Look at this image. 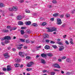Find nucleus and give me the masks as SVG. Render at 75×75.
<instances>
[{
    "mask_svg": "<svg viewBox=\"0 0 75 75\" xmlns=\"http://www.w3.org/2000/svg\"><path fill=\"white\" fill-rule=\"evenodd\" d=\"M47 31H48V32L55 31L57 30V28H54V27L47 28Z\"/></svg>",
    "mask_w": 75,
    "mask_h": 75,
    "instance_id": "1",
    "label": "nucleus"
},
{
    "mask_svg": "<svg viewBox=\"0 0 75 75\" xmlns=\"http://www.w3.org/2000/svg\"><path fill=\"white\" fill-rule=\"evenodd\" d=\"M6 27L7 28H8V29H10V31H12V30H16V29H17V28H13V27H11L10 26H6Z\"/></svg>",
    "mask_w": 75,
    "mask_h": 75,
    "instance_id": "2",
    "label": "nucleus"
},
{
    "mask_svg": "<svg viewBox=\"0 0 75 75\" xmlns=\"http://www.w3.org/2000/svg\"><path fill=\"white\" fill-rule=\"evenodd\" d=\"M57 23L58 25H60L61 24H62V22L61 21V19L57 18Z\"/></svg>",
    "mask_w": 75,
    "mask_h": 75,
    "instance_id": "3",
    "label": "nucleus"
},
{
    "mask_svg": "<svg viewBox=\"0 0 75 75\" xmlns=\"http://www.w3.org/2000/svg\"><path fill=\"white\" fill-rule=\"evenodd\" d=\"M5 44H8V43H9V40H11V38H5Z\"/></svg>",
    "mask_w": 75,
    "mask_h": 75,
    "instance_id": "4",
    "label": "nucleus"
},
{
    "mask_svg": "<svg viewBox=\"0 0 75 75\" xmlns=\"http://www.w3.org/2000/svg\"><path fill=\"white\" fill-rule=\"evenodd\" d=\"M54 66L55 68H60L61 67L58 64H54Z\"/></svg>",
    "mask_w": 75,
    "mask_h": 75,
    "instance_id": "5",
    "label": "nucleus"
},
{
    "mask_svg": "<svg viewBox=\"0 0 75 75\" xmlns=\"http://www.w3.org/2000/svg\"><path fill=\"white\" fill-rule=\"evenodd\" d=\"M64 48L65 47L63 46H60L59 49V51H62L64 49Z\"/></svg>",
    "mask_w": 75,
    "mask_h": 75,
    "instance_id": "6",
    "label": "nucleus"
},
{
    "mask_svg": "<svg viewBox=\"0 0 75 75\" xmlns=\"http://www.w3.org/2000/svg\"><path fill=\"white\" fill-rule=\"evenodd\" d=\"M19 55H20L21 57H24L25 55V54L24 52H19Z\"/></svg>",
    "mask_w": 75,
    "mask_h": 75,
    "instance_id": "7",
    "label": "nucleus"
},
{
    "mask_svg": "<svg viewBox=\"0 0 75 75\" xmlns=\"http://www.w3.org/2000/svg\"><path fill=\"white\" fill-rule=\"evenodd\" d=\"M43 35L44 38H49V35L46 33L44 34Z\"/></svg>",
    "mask_w": 75,
    "mask_h": 75,
    "instance_id": "8",
    "label": "nucleus"
},
{
    "mask_svg": "<svg viewBox=\"0 0 75 75\" xmlns=\"http://www.w3.org/2000/svg\"><path fill=\"white\" fill-rule=\"evenodd\" d=\"M11 66L8 65L7 68V71H10L11 69Z\"/></svg>",
    "mask_w": 75,
    "mask_h": 75,
    "instance_id": "9",
    "label": "nucleus"
},
{
    "mask_svg": "<svg viewBox=\"0 0 75 75\" xmlns=\"http://www.w3.org/2000/svg\"><path fill=\"white\" fill-rule=\"evenodd\" d=\"M8 54L7 53L4 54V55L5 56V58H7L9 57V55H8Z\"/></svg>",
    "mask_w": 75,
    "mask_h": 75,
    "instance_id": "10",
    "label": "nucleus"
},
{
    "mask_svg": "<svg viewBox=\"0 0 75 75\" xmlns=\"http://www.w3.org/2000/svg\"><path fill=\"white\" fill-rule=\"evenodd\" d=\"M20 61H21V59H20L16 58L15 59V62H17V63H18L20 62Z\"/></svg>",
    "mask_w": 75,
    "mask_h": 75,
    "instance_id": "11",
    "label": "nucleus"
},
{
    "mask_svg": "<svg viewBox=\"0 0 75 75\" xmlns=\"http://www.w3.org/2000/svg\"><path fill=\"white\" fill-rule=\"evenodd\" d=\"M23 44H21V45H19V47H17V49H18V50H21V48H22V47H23Z\"/></svg>",
    "mask_w": 75,
    "mask_h": 75,
    "instance_id": "12",
    "label": "nucleus"
},
{
    "mask_svg": "<svg viewBox=\"0 0 75 75\" xmlns=\"http://www.w3.org/2000/svg\"><path fill=\"white\" fill-rule=\"evenodd\" d=\"M45 48L46 50H49L50 48V47L49 45H47L45 46Z\"/></svg>",
    "mask_w": 75,
    "mask_h": 75,
    "instance_id": "13",
    "label": "nucleus"
},
{
    "mask_svg": "<svg viewBox=\"0 0 75 75\" xmlns=\"http://www.w3.org/2000/svg\"><path fill=\"white\" fill-rule=\"evenodd\" d=\"M41 56H42V57H43L44 58H45L47 56V54H42L41 55Z\"/></svg>",
    "mask_w": 75,
    "mask_h": 75,
    "instance_id": "14",
    "label": "nucleus"
},
{
    "mask_svg": "<svg viewBox=\"0 0 75 75\" xmlns=\"http://www.w3.org/2000/svg\"><path fill=\"white\" fill-rule=\"evenodd\" d=\"M17 19L18 20H20L22 19V16L21 15H18L17 16Z\"/></svg>",
    "mask_w": 75,
    "mask_h": 75,
    "instance_id": "15",
    "label": "nucleus"
},
{
    "mask_svg": "<svg viewBox=\"0 0 75 75\" xmlns=\"http://www.w3.org/2000/svg\"><path fill=\"white\" fill-rule=\"evenodd\" d=\"M47 56H48V57H52L53 56V54L52 53H47Z\"/></svg>",
    "mask_w": 75,
    "mask_h": 75,
    "instance_id": "16",
    "label": "nucleus"
},
{
    "mask_svg": "<svg viewBox=\"0 0 75 75\" xmlns=\"http://www.w3.org/2000/svg\"><path fill=\"white\" fill-rule=\"evenodd\" d=\"M66 61L67 62H69V63L72 62V60L71 59H67L66 60Z\"/></svg>",
    "mask_w": 75,
    "mask_h": 75,
    "instance_id": "17",
    "label": "nucleus"
},
{
    "mask_svg": "<svg viewBox=\"0 0 75 75\" xmlns=\"http://www.w3.org/2000/svg\"><path fill=\"white\" fill-rule=\"evenodd\" d=\"M58 16H59V13H54L53 15V16L54 17H57Z\"/></svg>",
    "mask_w": 75,
    "mask_h": 75,
    "instance_id": "18",
    "label": "nucleus"
},
{
    "mask_svg": "<svg viewBox=\"0 0 75 75\" xmlns=\"http://www.w3.org/2000/svg\"><path fill=\"white\" fill-rule=\"evenodd\" d=\"M18 25H23V22L21 21H20L18 22Z\"/></svg>",
    "mask_w": 75,
    "mask_h": 75,
    "instance_id": "19",
    "label": "nucleus"
},
{
    "mask_svg": "<svg viewBox=\"0 0 75 75\" xmlns=\"http://www.w3.org/2000/svg\"><path fill=\"white\" fill-rule=\"evenodd\" d=\"M31 24V22L30 21H29L25 23L26 25H30Z\"/></svg>",
    "mask_w": 75,
    "mask_h": 75,
    "instance_id": "20",
    "label": "nucleus"
},
{
    "mask_svg": "<svg viewBox=\"0 0 75 75\" xmlns=\"http://www.w3.org/2000/svg\"><path fill=\"white\" fill-rule=\"evenodd\" d=\"M8 10L10 11H14V9L12 8H8Z\"/></svg>",
    "mask_w": 75,
    "mask_h": 75,
    "instance_id": "21",
    "label": "nucleus"
},
{
    "mask_svg": "<svg viewBox=\"0 0 75 75\" xmlns=\"http://www.w3.org/2000/svg\"><path fill=\"white\" fill-rule=\"evenodd\" d=\"M2 32L3 33H8V30H7L6 29L5 30H2Z\"/></svg>",
    "mask_w": 75,
    "mask_h": 75,
    "instance_id": "22",
    "label": "nucleus"
},
{
    "mask_svg": "<svg viewBox=\"0 0 75 75\" xmlns=\"http://www.w3.org/2000/svg\"><path fill=\"white\" fill-rule=\"evenodd\" d=\"M19 40L21 42H25V39H19Z\"/></svg>",
    "mask_w": 75,
    "mask_h": 75,
    "instance_id": "23",
    "label": "nucleus"
},
{
    "mask_svg": "<svg viewBox=\"0 0 75 75\" xmlns=\"http://www.w3.org/2000/svg\"><path fill=\"white\" fill-rule=\"evenodd\" d=\"M57 44H59V45H63V44H62V42H57Z\"/></svg>",
    "mask_w": 75,
    "mask_h": 75,
    "instance_id": "24",
    "label": "nucleus"
},
{
    "mask_svg": "<svg viewBox=\"0 0 75 75\" xmlns=\"http://www.w3.org/2000/svg\"><path fill=\"white\" fill-rule=\"evenodd\" d=\"M15 67H18L20 66V64L18 63H17L15 64Z\"/></svg>",
    "mask_w": 75,
    "mask_h": 75,
    "instance_id": "25",
    "label": "nucleus"
},
{
    "mask_svg": "<svg viewBox=\"0 0 75 75\" xmlns=\"http://www.w3.org/2000/svg\"><path fill=\"white\" fill-rule=\"evenodd\" d=\"M41 62L42 64H45V60H44V59H41Z\"/></svg>",
    "mask_w": 75,
    "mask_h": 75,
    "instance_id": "26",
    "label": "nucleus"
},
{
    "mask_svg": "<svg viewBox=\"0 0 75 75\" xmlns=\"http://www.w3.org/2000/svg\"><path fill=\"white\" fill-rule=\"evenodd\" d=\"M32 25H33L34 27H37V24L36 23H33Z\"/></svg>",
    "mask_w": 75,
    "mask_h": 75,
    "instance_id": "27",
    "label": "nucleus"
},
{
    "mask_svg": "<svg viewBox=\"0 0 75 75\" xmlns=\"http://www.w3.org/2000/svg\"><path fill=\"white\" fill-rule=\"evenodd\" d=\"M13 10L14 11H17V8L15 6L13 7Z\"/></svg>",
    "mask_w": 75,
    "mask_h": 75,
    "instance_id": "28",
    "label": "nucleus"
},
{
    "mask_svg": "<svg viewBox=\"0 0 75 75\" xmlns=\"http://www.w3.org/2000/svg\"><path fill=\"white\" fill-rule=\"evenodd\" d=\"M4 6V5L3 3L0 4V7H3Z\"/></svg>",
    "mask_w": 75,
    "mask_h": 75,
    "instance_id": "29",
    "label": "nucleus"
},
{
    "mask_svg": "<svg viewBox=\"0 0 75 75\" xmlns=\"http://www.w3.org/2000/svg\"><path fill=\"white\" fill-rule=\"evenodd\" d=\"M70 17V15L69 14H66V17L68 18Z\"/></svg>",
    "mask_w": 75,
    "mask_h": 75,
    "instance_id": "30",
    "label": "nucleus"
},
{
    "mask_svg": "<svg viewBox=\"0 0 75 75\" xmlns=\"http://www.w3.org/2000/svg\"><path fill=\"white\" fill-rule=\"evenodd\" d=\"M21 34H24V30H21Z\"/></svg>",
    "mask_w": 75,
    "mask_h": 75,
    "instance_id": "31",
    "label": "nucleus"
},
{
    "mask_svg": "<svg viewBox=\"0 0 75 75\" xmlns=\"http://www.w3.org/2000/svg\"><path fill=\"white\" fill-rule=\"evenodd\" d=\"M47 24V23L46 22H43L42 23V25L43 26H45Z\"/></svg>",
    "mask_w": 75,
    "mask_h": 75,
    "instance_id": "32",
    "label": "nucleus"
},
{
    "mask_svg": "<svg viewBox=\"0 0 75 75\" xmlns=\"http://www.w3.org/2000/svg\"><path fill=\"white\" fill-rule=\"evenodd\" d=\"M25 11L27 13H30V11L28 10H26Z\"/></svg>",
    "mask_w": 75,
    "mask_h": 75,
    "instance_id": "33",
    "label": "nucleus"
},
{
    "mask_svg": "<svg viewBox=\"0 0 75 75\" xmlns=\"http://www.w3.org/2000/svg\"><path fill=\"white\" fill-rule=\"evenodd\" d=\"M45 41L47 43H48L50 42V40L48 39H46L45 40Z\"/></svg>",
    "mask_w": 75,
    "mask_h": 75,
    "instance_id": "34",
    "label": "nucleus"
},
{
    "mask_svg": "<svg viewBox=\"0 0 75 75\" xmlns=\"http://www.w3.org/2000/svg\"><path fill=\"white\" fill-rule=\"evenodd\" d=\"M26 70L28 71H31L32 70V69L31 68H28L26 69Z\"/></svg>",
    "mask_w": 75,
    "mask_h": 75,
    "instance_id": "35",
    "label": "nucleus"
},
{
    "mask_svg": "<svg viewBox=\"0 0 75 75\" xmlns=\"http://www.w3.org/2000/svg\"><path fill=\"white\" fill-rule=\"evenodd\" d=\"M52 47H53V48L55 49H56V48H57V46L55 45H53L52 46Z\"/></svg>",
    "mask_w": 75,
    "mask_h": 75,
    "instance_id": "36",
    "label": "nucleus"
},
{
    "mask_svg": "<svg viewBox=\"0 0 75 75\" xmlns=\"http://www.w3.org/2000/svg\"><path fill=\"white\" fill-rule=\"evenodd\" d=\"M30 65H31V64L30 63H29L28 64H27V66L28 67H31V66H30Z\"/></svg>",
    "mask_w": 75,
    "mask_h": 75,
    "instance_id": "37",
    "label": "nucleus"
},
{
    "mask_svg": "<svg viewBox=\"0 0 75 75\" xmlns=\"http://www.w3.org/2000/svg\"><path fill=\"white\" fill-rule=\"evenodd\" d=\"M21 29L22 30H24V29H25L26 28V27L24 26V27H22L21 28Z\"/></svg>",
    "mask_w": 75,
    "mask_h": 75,
    "instance_id": "38",
    "label": "nucleus"
},
{
    "mask_svg": "<svg viewBox=\"0 0 75 75\" xmlns=\"http://www.w3.org/2000/svg\"><path fill=\"white\" fill-rule=\"evenodd\" d=\"M51 75H55V72H52L51 73Z\"/></svg>",
    "mask_w": 75,
    "mask_h": 75,
    "instance_id": "39",
    "label": "nucleus"
},
{
    "mask_svg": "<svg viewBox=\"0 0 75 75\" xmlns=\"http://www.w3.org/2000/svg\"><path fill=\"white\" fill-rule=\"evenodd\" d=\"M65 43L67 45H68L69 44V42H68L67 41V40H66L65 41Z\"/></svg>",
    "mask_w": 75,
    "mask_h": 75,
    "instance_id": "40",
    "label": "nucleus"
},
{
    "mask_svg": "<svg viewBox=\"0 0 75 75\" xmlns=\"http://www.w3.org/2000/svg\"><path fill=\"white\" fill-rule=\"evenodd\" d=\"M75 12V9L73 10L71 12V14H73Z\"/></svg>",
    "mask_w": 75,
    "mask_h": 75,
    "instance_id": "41",
    "label": "nucleus"
},
{
    "mask_svg": "<svg viewBox=\"0 0 75 75\" xmlns=\"http://www.w3.org/2000/svg\"><path fill=\"white\" fill-rule=\"evenodd\" d=\"M30 66H32L33 65H34V63L33 62H30Z\"/></svg>",
    "mask_w": 75,
    "mask_h": 75,
    "instance_id": "42",
    "label": "nucleus"
},
{
    "mask_svg": "<svg viewBox=\"0 0 75 75\" xmlns=\"http://www.w3.org/2000/svg\"><path fill=\"white\" fill-rule=\"evenodd\" d=\"M62 59H66V57L65 56L62 57Z\"/></svg>",
    "mask_w": 75,
    "mask_h": 75,
    "instance_id": "43",
    "label": "nucleus"
},
{
    "mask_svg": "<svg viewBox=\"0 0 75 75\" xmlns=\"http://www.w3.org/2000/svg\"><path fill=\"white\" fill-rule=\"evenodd\" d=\"M59 16L60 17H61V18H63V17H64V15H60Z\"/></svg>",
    "mask_w": 75,
    "mask_h": 75,
    "instance_id": "44",
    "label": "nucleus"
},
{
    "mask_svg": "<svg viewBox=\"0 0 75 75\" xmlns=\"http://www.w3.org/2000/svg\"><path fill=\"white\" fill-rule=\"evenodd\" d=\"M50 20L51 21H53L54 20V18H52L50 19Z\"/></svg>",
    "mask_w": 75,
    "mask_h": 75,
    "instance_id": "45",
    "label": "nucleus"
},
{
    "mask_svg": "<svg viewBox=\"0 0 75 75\" xmlns=\"http://www.w3.org/2000/svg\"><path fill=\"white\" fill-rule=\"evenodd\" d=\"M26 43H29L30 42V41L29 40H26Z\"/></svg>",
    "mask_w": 75,
    "mask_h": 75,
    "instance_id": "46",
    "label": "nucleus"
},
{
    "mask_svg": "<svg viewBox=\"0 0 75 75\" xmlns=\"http://www.w3.org/2000/svg\"><path fill=\"white\" fill-rule=\"evenodd\" d=\"M52 2L53 3H57V1H56L55 0H53L52 1Z\"/></svg>",
    "mask_w": 75,
    "mask_h": 75,
    "instance_id": "47",
    "label": "nucleus"
},
{
    "mask_svg": "<svg viewBox=\"0 0 75 75\" xmlns=\"http://www.w3.org/2000/svg\"><path fill=\"white\" fill-rule=\"evenodd\" d=\"M4 38H11V37H10V36H7L4 37Z\"/></svg>",
    "mask_w": 75,
    "mask_h": 75,
    "instance_id": "48",
    "label": "nucleus"
},
{
    "mask_svg": "<svg viewBox=\"0 0 75 75\" xmlns=\"http://www.w3.org/2000/svg\"><path fill=\"white\" fill-rule=\"evenodd\" d=\"M24 0H21L19 1V2L20 3H23V2H24Z\"/></svg>",
    "mask_w": 75,
    "mask_h": 75,
    "instance_id": "49",
    "label": "nucleus"
},
{
    "mask_svg": "<svg viewBox=\"0 0 75 75\" xmlns=\"http://www.w3.org/2000/svg\"><path fill=\"white\" fill-rule=\"evenodd\" d=\"M24 37L25 38H28V36L27 35H25Z\"/></svg>",
    "mask_w": 75,
    "mask_h": 75,
    "instance_id": "50",
    "label": "nucleus"
},
{
    "mask_svg": "<svg viewBox=\"0 0 75 75\" xmlns=\"http://www.w3.org/2000/svg\"><path fill=\"white\" fill-rule=\"evenodd\" d=\"M26 59H30V57L29 56L27 57H26Z\"/></svg>",
    "mask_w": 75,
    "mask_h": 75,
    "instance_id": "51",
    "label": "nucleus"
},
{
    "mask_svg": "<svg viewBox=\"0 0 75 75\" xmlns=\"http://www.w3.org/2000/svg\"><path fill=\"white\" fill-rule=\"evenodd\" d=\"M54 71H57V72H59V70H57L56 69H54Z\"/></svg>",
    "mask_w": 75,
    "mask_h": 75,
    "instance_id": "52",
    "label": "nucleus"
},
{
    "mask_svg": "<svg viewBox=\"0 0 75 75\" xmlns=\"http://www.w3.org/2000/svg\"><path fill=\"white\" fill-rule=\"evenodd\" d=\"M1 41H3V40H6V38H1Z\"/></svg>",
    "mask_w": 75,
    "mask_h": 75,
    "instance_id": "53",
    "label": "nucleus"
},
{
    "mask_svg": "<svg viewBox=\"0 0 75 75\" xmlns=\"http://www.w3.org/2000/svg\"><path fill=\"white\" fill-rule=\"evenodd\" d=\"M66 74H67V75H70V74H71V72H67L66 73Z\"/></svg>",
    "mask_w": 75,
    "mask_h": 75,
    "instance_id": "54",
    "label": "nucleus"
},
{
    "mask_svg": "<svg viewBox=\"0 0 75 75\" xmlns=\"http://www.w3.org/2000/svg\"><path fill=\"white\" fill-rule=\"evenodd\" d=\"M50 43H51V44H54V43H55V42H54L53 41H51L50 42Z\"/></svg>",
    "mask_w": 75,
    "mask_h": 75,
    "instance_id": "55",
    "label": "nucleus"
},
{
    "mask_svg": "<svg viewBox=\"0 0 75 75\" xmlns=\"http://www.w3.org/2000/svg\"><path fill=\"white\" fill-rule=\"evenodd\" d=\"M12 50L13 51H15L16 50V49L13 48L12 49Z\"/></svg>",
    "mask_w": 75,
    "mask_h": 75,
    "instance_id": "56",
    "label": "nucleus"
},
{
    "mask_svg": "<svg viewBox=\"0 0 75 75\" xmlns=\"http://www.w3.org/2000/svg\"><path fill=\"white\" fill-rule=\"evenodd\" d=\"M63 38H66L67 37V35H64L63 36Z\"/></svg>",
    "mask_w": 75,
    "mask_h": 75,
    "instance_id": "57",
    "label": "nucleus"
},
{
    "mask_svg": "<svg viewBox=\"0 0 75 75\" xmlns=\"http://www.w3.org/2000/svg\"><path fill=\"white\" fill-rule=\"evenodd\" d=\"M47 70H43L42 71V72H47Z\"/></svg>",
    "mask_w": 75,
    "mask_h": 75,
    "instance_id": "58",
    "label": "nucleus"
},
{
    "mask_svg": "<svg viewBox=\"0 0 75 75\" xmlns=\"http://www.w3.org/2000/svg\"><path fill=\"white\" fill-rule=\"evenodd\" d=\"M3 71H6V68H4L3 69Z\"/></svg>",
    "mask_w": 75,
    "mask_h": 75,
    "instance_id": "59",
    "label": "nucleus"
},
{
    "mask_svg": "<svg viewBox=\"0 0 75 75\" xmlns=\"http://www.w3.org/2000/svg\"><path fill=\"white\" fill-rule=\"evenodd\" d=\"M1 44H2V45H4V43L3 42H1Z\"/></svg>",
    "mask_w": 75,
    "mask_h": 75,
    "instance_id": "60",
    "label": "nucleus"
},
{
    "mask_svg": "<svg viewBox=\"0 0 75 75\" xmlns=\"http://www.w3.org/2000/svg\"><path fill=\"white\" fill-rule=\"evenodd\" d=\"M24 48L25 49H27V47L26 46H24Z\"/></svg>",
    "mask_w": 75,
    "mask_h": 75,
    "instance_id": "61",
    "label": "nucleus"
},
{
    "mask_svg": "<svg viewBox=\"0 0 75 75\" xmlns=\"http://www.w3.org/2000/svg\"><path fill=\"white\" fill-rule=\"evenodd\" d=\"M23 64H21V66H20V67L21 68H23Z\"/></svg>",
    "mask_w": 75,
    "mask_h": 75,
    "instance_id": "62",
    "label": "nucleus"
},
{
    "mask_svg": "<svg viewBox=\"0 0 75 75\" xmlns=\"http://www.w3.org/2000/svg\"><path fill=\"white\" fill-rule=\"evenodd\" d=\"M58 61H59V62H61V59H58Z\"/></svg>",
    "mask_w": 75,
    "mask_h": 75,
    "instance_id": "63",
    "label": "nucleus"
},
{
    "mask_svg": "<svg viewBox=\"0 0 75 75\" xmlns=\"http://www.w3.org/2000/svg\"><path fill=\"white\" fill-rule=\"evenodd\" d=\"M70 42L71 44H74V43H73L72 41Z\"/></svg>",
    "mask_w": 75,
    "mask_h": 75,
    "instance_id": "64",
    "label": "nucleus"
}]
</instances>
